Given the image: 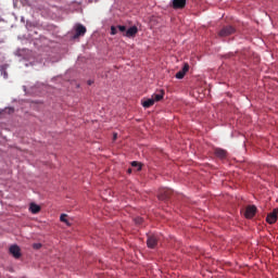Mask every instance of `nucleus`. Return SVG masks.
I'll list each match as a JSON object with an SVG mask.
<instances>
[{"instance_id":"obj_1","label":"nucleus","mask_w":278,"mask_h":278,"mask_svg":"<svg viewBox=\"0 0 278 278\" xmlns=\"http://www.w3.org/2000/svg\"><path fill=\"white\" fill-rule=\"evenodd\" d=\"M86 26L81 25V24H76L75 26V35L73 36L74 40H77V38L81 37V36H86Z\"/></svg>"},{"instance_id":"obj_2","label":"nucleus","mask_w":278,"mask_h":278,"mask_svg":"<svg viewBox=\"0 0 278 278\" xmlns=\"http://www.w3.org/2000/svg\"><path fill=\"white\" fill-rule=\"evenodd\" d=\"M170 194H173V190L163 188L159 191V199L160 201H167V199H170Z\"/></svg>"},{"instance_id":"obj_3","label":"nucleus","mask_w":278,"mask_h":278,"mask_svg":"<svg viewBox=\"0 0 278 278\" xmlns=\"http://www.w3.org/2000/svg\"><path fill=\"white\" fill-rule=\"evenodd\" d=\"M231 34H236V28H233V26H225L219 31V36L222 38H225L227 36H231Z\"/></svg>"},{"instance_id":"obj_4","label":"nucleus","mask_w":278,"mask_h":278,"mask_svg":"<svg viewBox=\"0 0 278 278\" xmlns=\"http://www.w3.org/2000/svg\"><path fill=\"white\" fill-rule=\"evenodd\" d=\"M257 214V207L255 205H249L245 207L244 216L245 218H253Z\"/></svg>"},{"instance_id":"obj_5","label":"nucleus","mask_w":278,"mask_h":278,"mask_svg":"<svg viewBox=\"0 0 278 278\" xmlns=\"http://www.w3.org/2000/svg\"><path fill=\"white\" fill-rule=\"evenodd\" d=\"M278 208H274L271 213H269L266 217V222L268 225H275L277 223Z\"/></svg>"},{"instance_id":"obj_6","label":"nucleus","mask_w":278,"mask_h":278,"mask_svg":"<svg viewBox=\"0 0 278 278\" xmlns=\"http://www.w3.org/2000/svg\"><path fill=\"white\" fill-rule=\"evenodd\" d=\"M214 155H216L219 160H227V155H229V153L225 149L215 148Z\"/></svg>"},{"instance_id":"obj_7","label":"nucleus","mask_w":278,"mask_h":278,"mask_svg":"<svg viewBox=\"0 0 278 278\" xmlns=\"http://www.w3.org/2000/svg\"><path fill=\"white\" fill-rule=\"evenodd\" d=\"M147 244L149 249H155V247H157V236L155 235L148 236Z\"/></svg>"},{"instance_id":"obj_8","label":"nucleus","mask_w":278,"mask_h":278,"mask_svg":"<svg viewBox=\"0 0 278 278\" xmlns=\"http://www.w3.org/2000/svg\"><path fill=\"white\" fill-rule=\"evenodd\" d=\"M188 71H190V65L188 63H185L182 70H180L176 74V79H184V77H186V73H188Z\"/></svg>"},{"instance_id":"obj_9","label":"nucleus","mask_w":278,"mask_h":278,"mask_svg":"<svg viewBox=\"0 0 278 278\" xmlns=\"http://www.w3.org/2000/svg\"><path fill=\"white\" fill-rule=\"evenodd\" d=\"M10 253L15 260H18V257H21V248H18V245H11Z\"/></svg>"},{"instance_id":"obj_10","label":"nucleus","mask_w":278,"mask_h":278,"mask_svg":"<svg viewBox=\"0 0 278 278\" xmlns=\"http://www.w3.org/2000/svg\"><path fill=\"white\" fill-rule=\"evenodd\" d=\"M174 10H182L186 8V0H173Z\"/></svg>"},{"instance_id":"obj_11","label":"nucleus","mask_w":278,"mask_h":278,"mask_svg":"<svg viewBox=\"0 0 278 278\" xmlns=\"http://www.w3.org/2000/svg\"><path fill=\"white\" fill-rule=\"evenodd\" d=\"M136 34H138V27L137 26H131L130 28H128L126 30L124 36H126L127 38H134V36H136Z\"/></svg>"},{"instance_id":"obj_12","label":"nucleus","mask_w":278,"mask_h":278,"mask_svg":"<svg viewBox=\"0 0 278 278\" xmlns=\"http://www.w3.org/2000/svg\"><path fill=\"white\" fill-rule=\"evenodd\" d=\"M152 99L155 102L162 101L164 99V90H161L159 93L152 94Z\"/></svg>"},{"instance_id":"obj_13","label":"nucleus","mask_w":278,"mask_h":278,"mask_svg":"<svg viewBox=\"0 0 278 278\" xmlns=\"http://www.w3.org/2000/svg\"><path fill=\"white\" fill-rule=\"evenodd\" d=\"M29 212H31V214H38L40 212V205L30 203Z\"/></svg>"},{"instance_id":"obj_14","label":"nucleus","mask_w":278,"mask_h":278,"mask_svg":"<svg viewBox=\"0 0 278 278\" xmlns=\"http://www.w3.org/2000/svg\"><path fill=\"white\" fill-rule=\"evenodd\" d=\"M152 105H155V102L152 97L142 102L143 108H152Z\"/></svg>"},{"instance_id":"obj_15","label":"nucleus","mask_w":278,"mask_h":278,"mask_svg":"<svg viewBox=\"0 0 278 278\" xmlns=\"http://www.w3.org/2000/svg\"><path fill=\"white\" fill-rule=\"evenodd\" d=\"M0 73L4 79H8V64L0 66Z\"/></svg>"},{"instance_id":"obj_16","label":"nucleus","mask_w":278,"mask_h":278,"mask_svg":"<svg viewBox=\"0 0 278 278\" xmlns=\"http://www.w3.org/2000/svg\"><path fill=\"white\" fill-rule=\"evenodd\" d=\"M131 166H132V168H137V170H142V163H140L138 161H132Z\"/></svg>"},{"instance_id":"obj_17","label":"nucleus","mask_w":278,"mask_h":278,"mask_svg":"<svg viewBox=\"0 0 278 278\" xmlns=\"http://www.w3.org/2000/svg\"><path fill=\"white\" fill-rule=\"evenodd\" d=\"M66 217H67L66 214H61L60 220H61V223H65L66 225H68V219H66Z\"/></svg>"},{"instance_id":"obj_18","label":"nucleus","mask_w":278,"mask_h":278,"mask_svg":"<svg viewBox=\"0 0 278 278\" xmlns=\"http://www.w3.org/2000/svg\"><path fill=\"white\" fill-rule=\"evenodd\" d=\"M116 34H118V29H116L115 26L111 27V36H116Z\"/></svg>"},{"instance_id":"obj_19","label":"nucleus","mask_w":278,"mask_h":278,"mask_svg":"<svg viewBox=\"0 0 278 278\" xmlns=\"http://www.w3.org/2000/svg\"><path fill=\"white\" fill-rule=\"evenodd\" d=\"M143 220H144V219H143L142 217H137V218H135L136 225H142Z\"/></svg>"},{"instance_id":"obj_20","label":"nucleus","mask_w":278,"mask_h":278,"mask_svg":"<svg viewBox=\"0 0 278 278\" xmlns=\"http://www.w3.org/2000/svg\"><path fill=\"white\" fill-rule=\"evenodd\" d=\"M117 29H118L119 31H122V33L127 31V27H126V26H123V25H118V26H117Z\"/></svg>"},{"instance_id":"obj_21","label":"nucleus","mask_w":278,"mask_h":278,"mask_svg":"<svg viewBox=\"0 0 278 278\" xmlns=\"http://www.w3.org/2000/svg\"><path fill=\"white\" fill-rule=\"evenodd\" d=\"M33 249H36V250L42 249V243H34Z\"/></svg>"},{"instance_id":"obj_22","label":"nucleus","mask_w":278,"mask_h":278,"mask_svg":"<svg viewBox=\"0 0 278 278\" xmlns=\"http://www.w3.org/2000/svg\"><path fill=\"white\" fill-rule=\"evenodd\" d=\"M116 138H118V134H113V140H116Z\"/></svg>"},{"instance_id":"obj_23","label":"nucleus","mask_w":278,"mask_h":278,"mask_svg":"<svg viewBox=\"0 0 278 278\" xmlns=\"http://www.w3.org/2000/svg\"><path fill=\"white\" fill-rule=\"evenodd\" d=\"M88 85H89V86H92V80H89V81H88Z\"/></svg>"},{"instance_id":"obj_24","label":"nucleus","mask_w":278,"mask_h":278,"mask_svg":"<svg viewBox=\"0 0 278 278\" xmlns=\"http://www.w3.org/2000/svg\"><path fill=\"white\" fill-rule=\"evenodd\" d=\"M128 173L131 174V168L128 169Z\"/></svg>"}]
</instances>
